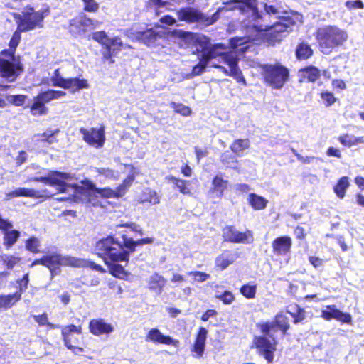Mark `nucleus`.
Wrapping results in <instances>:
<instances>
[{
	"label": "nucleus",
	"instance_id": "4d7b16f0",
	"mask_svg": "<svg viewBox=\"0 0 364 364\" xmlns=\"http://www.w3.org/2000/svg\"><path fill=\"white\" fill-rule=\"evenodd\" d=\"M117 228H129L132 231L138 233L139 235H143V231L140 226L134 223H126L123 224H118L116 225Z\"/></svg>",
	"mask_w": 364,
	"mask_h": 364
},
{
	"label": "nucleus",
	"instance_id": "39448f33",
	"mask_svg": "<svg viewBox=\"0 0 364 364\" xmlns=\"http://www.w3.org/2000/svg\"><path fill=\"white\" fill-rule=\"evenodd\" d=\"M258 68L264 83L272 89H282L289 80V70L280 63L260 64Z\"/></svg>",
	"mask_w": 364,
	"mask_h": 364
},
{
	"label": "nucleus",
	"instance_id": "0eeeda50",
	"mask_svg": "<svg viewBox=\"0 0 364 364\" xmlns=\"http://www.w3.org/2000/svg\"><path fill=\"white\" fill-rule=\"evenodd\" d=\"M183 43L187 46V48L194 49L193 53L196 51L199 54L203 53L205 57L220 55L222 53L220 50H225L226 49L225 46L221 43L211 45L205 36L195 33L183 32Z\"/></svg>",
	"mask_w": 364,
	"mask_h": 364
},
{
	"label": "nucleus",
	"instance_id": "9b49d317",
	"mask_svg": "<svg viewBox=\"0 0 364 364\" xmlns=\"http://www.w3.org/2000/svg\"><path fill=\"white\" fill-rule=\"evenodd\" d=\"M223 5L213 14L216 15L215 22L220 18V14L235 9L240 10L242 13H251L254 19L259 18V14L256 9L254 0H230L223 2Z\"/></svg>",
	"mask_w": 364,
	"mask_h": 364
},
{
	"label": "nucleus",
	"instance_id": "f704fd0d",
	"mask_svg": "<svg viewBox=\"0 0 364 364\" xmlns=\"http://www.w3.org/2000/svg\"><path fill=\"white\" fill-rule=\"evenodd\" d=\"M338 141L343 146L352 147L360 144H364V137H357L353 135L344 134L339 136Z\"/></svg>",
	"mask_w": 364,
	"mask_h": 364
},
{
	"label": "nucleus",
	"instance_id": "79ce46f5",
	"mask_svg": "<svg viewBox=\"0 0 364 364\" xmlns=\"http://www.w3.org/2000/svg\"><path fill=\"white\" fill-rule=\"evenodd\" d=\"M135 176L134 174L129 175L122 183L117 186L116 188L119 193L118 196L122 197L125 195L129 187L132 186L133 181H134Z\"/></svg>",
	"mask_w": 364,
	"mask_h": 364
},
{
	"label": "nucleus",
	"instance_id": "0e129e2a",
	"mask_svg": "<svg viewBox=\"0 0 364 364\" xmlns=\"http://www.w3.org/2000/svg\"><path fill=\"white\" fill-rule=\"evenodd\" d=\"M34 320L39 326H46L48 321L47 314L44 313L41 315L34 316Z\"/></svg>",
	"mask_w": 364,
	"mask_h": 364
},
{
	"label": "nucleus",
	"instance_id": "09e8293b",
	"mask_svg": "<svg viewBox=\"0 0 364 364\" xmlns=\"http://www.w3.org/2000/svg\"><path fill=\"white\" fill-rule=\"evenodd\" d=\"M303 73L304 75L311 82L316 81L320 76V71L315 67L306 68Z\"/></svg>",
	"mask_w": 364,
	"mask_h": 364
},
{
	"label": "nucleus",
	"instance_id": "8fccbe9b",
	"mask_svg": "<svg viewBox=\"0 0 364 364\" xmlns=\"http://www.w3.org/2000/svg\"><path fill=\"white\" fill-rule=\"evenodd\" d=\"M168 0H149L148 6L156 11L159 15L161 12V9L166 7Z\"/></svg>",
	"mask_w": 364,
	"mask_h": 364
},
{
	"label": "nucleus",
	"instance_id": "de8ad7c7",
	"mask_svg": "<svg viewBox=\"0 0 364 364\" xmlns=\"http://www.w3.org/2000/svg\"><path fill=\"white\" fill-rule=\"evenodd\" d=\"M41 241L36 237H31L26 242V249L33 253L40 252Z\"/></svg>",
	"mask_w": 364,
	"mask_h": 364
},
{
	"label": "nucleus",
	"instance_id": "49530a36",
	"mask_svg": "<svg viewBox=\"0 0 364 364\" xmlns=\"http://www.w3.org/2000/svg\"><path fill=\"white\" fill-rule=\"evenodd\" d=\"M311 55L312 50L308 45L301 43L298 46L296 49V56L299 59L305 60Z\"/></svg>",
	"mask_w": 364,
	"mask_h": 364
},
{
	"label": "nucleus",
	"instance_id": "ea45409f",
	"mask_svg": "<svg viewBox=\"0 0 364 364\" xmlns=\"http://www.w3.org/2000/svg\"><path fill=\"white\" fill-rule=\"evenodd\" d=\"M250 143L249 139H236L230 146L231 150L237 155H240L245 149L250 147Z\"/></svg>",
	"mask_w": 364,
	"mask_h": 364
},
{
	"label": "nucleus",
	"instance_id": "aec40b11",
	"mask_svg": "<svg viewBox=\"0 0 364 364\" xmlns=\"http://www.w3.org/2000/svg\"><path fill=\"white\" fill-rule=\"evenodd\" d=\"M53 195L54 193L49 192L46 189L40 191L26 188H18L8 194L9 196L13 198L25 196L31 198H49Z\"/></svg>",
	"mask_w": 364,
	"mask_h": 364
},
{
	"label": "nucleus",
	"instance_id": "680f3d73",
	"mask_svg": "<svg viewBox=\"0 0 364 364\" xmlns=\"http://www.w3.org/2000/svg\"><path fill=\"white\" fill-rule=\"evenodd\" d=\"M169 38L174 40L176 43L181 46V42L182 41V31L175 30L169 33Z\"/></svg>",
	"mask_w": 364,
	"mask_h": 364
},
{
	"label": "nucleus",
	"instance_id": "cd10ccee",
	"mask_svg": "<svg viewBox=\"0 0 364 364\" xmlns=\"http://www.w3.org/2000/svg\"><path fill=\"white\" fill-rule=\"evenodd\" d=\"M237 258L236 253L230 251H225L215 259V265L220 270L225 269L230 264H232Z\"/></svg>",
	"mask_w": 364,
	"mask_h": 364
},
{
	"label": "nucleus",
	"instance_id": "69168bd1",
	"mask_svg": "<svg viewBox=\"0 0 364 364\" xmlns=\"http://www.w3.org/2000/svg\"><path fill=\"white\" fill-rule=\"evenodd\" d=\"M264 9L267 14L276 15L279 18H280L279 15L282 13V11H281L279 9L276 8L275 6L272 5H267V4H264Z\"/></svg>",
	"mask_w": 364,
	"mask_h": 364
},
{
	"label": "nucleus",
	"instance_id": "a211bd4d",
	"mask_svg": "<svg viewBox=\"0 0 364 364\" xmlns=\"http://www.w3.org/2000/svg\"><path fill=\"white\" fill-rule=\"evenodd\" d=\"M321 317L326 321L336 319L342 323H350L352 318L350 314L343 313L336 308L334 305H328L321 311Z\"/></svg>",
	"mask_w": 364,
	"mask_h": 364
},
{
	"label": "nucleus",
	"instance_id": "e2e57ef3",
	"mask_svg": "<svg viewBox=\"0 0 364 364\" xmlns=\"http://www.w3.org/2000/svg\"><path fill=\"white\" fill-rule=\"evenodd\" d=\"M292 152L296 156L297 159L302 162L303 164H310L311 161L314 159V156H304L301 154H299L294 149H292Z\"/></svg>",
	"mask_w": 364,
	"mask_h": 364
},
{
	"label": "nucleus",
	"instance_id": "c9c22d12",
	"mask_svg": "<svg viewBox=\"0 0 364 364\" xmlns=\"http://www.w3.org/2000/svg\"><path fill=\"white\" fill-rule=\"evenodd\" d=\"M48 109L45 106V103L39 99L38 95L34 98L33 103L31 106V113L33 116L46 115Z\"/></svg>",
	"mask_w": 364,
	"mask_h": 364
},
{
	"label": "nucleus",
	"instance_id": "473e14b6",
	"mask_svg": "<svg viewBox=\"0 0 364 364\" xmlns=\"http://www.w3.org/2000/svg\"><path fill=\"white\" fill-rule=\"evenodd\" d=\"M59 132L58 129H48L42 134H38L33 136V139L36 142H46L49 144L57 142L55 134Z\"/></svg>",
	"mask_w": 364,
	"mask_h": 364
},
{
	"label": "nucleus",
	"instance_id": "052dcab7",
	"mask_svg": "<svg viewBox=\"0 0 364 364\" xmlns=\"http://www.w3.org/2000/svg\"><path fill=\"white\" fill-rule=\"evenodd\" d=\"M122 239H123L124 246L126 248H127L128 250H129L130 252H134L135 250L134 240L131 237H128L125 235H124L122 236Z\"/></svg>",
	"mask_w": 364,
	"mask_h": 364
},
{
	"label": "nucleus",
	"instance_id": "603ef678",
	"mask_svg": "<svg viewBox=\"0 0 364 364\" xmlns=\"http://www.w3.org/2000/svg\"><path fill=\"white\" fill-rule=\"evenodd\" d=\"M92 38L93 40L102 44L105 47L109 41V36L105 31L94 32L92 35Z\"/></svg>",
	"mask_w": 364,
	"mask_h": 364
},
{
	"label": "nucleus",
	"instance_id": "412c9836",
	"mask_svg": "<svg viewBox=\"0 0 364 364\" xmlns=\"http://www.w3.org/2000/svg\"><path fill=\"white\" fill-rule=\"evenodd\" d=\"M228 181L224 179L222 176L217 175L212 181L211 188L208 191L210 199H221L225 191L228 188Z\"/></svg>",
	"mask_w": 364,
	"mask_h": 364
},
{
	"label": "nucleus",
	"instance_id": "20e7f679",
	"mask_svg": "<svg viewBox=\"0 0 364 364\" xmlns=\"http://www.w3.org/2000/svg\"><path fill=\"white\" fill-rule=\"evenodd\" d=\"M348 38L347 32L336 26H326L317 31V40L323 53H329L333 48L343 45Z\"/></svg>",
	"mask_w": 364,
	"mask_h": 364
},
{
	"label": "nucleus",
	"instance_id": "6e6552de",
	"mask_svg": "<svg viewBox=\"0 0 364 364\" xmlns=\"http://www.w3.org/2000/svg\"><path fill=\"white\" fill-rule=\"evenodd\" d=\"M262 336H255L253 344L259 353L268 361L274 360V353L277 349V341L273 338L274 330L273 323H265L260 326Z\"/></svg>",
	"mask_w": 364,
	"mask_h": 364
},
{
	"label": "nucleus",
	"instance_id": "7ed1b4c3",
	"mask_svg": "<svg viewBox=\"0 0 364 364\" xmlns=\"http://www.w3.org/2000/svg\"><path fill=\"white\" fill-rule=\"evenodd\" d=\"M17 30L9 42L10 49L0 53V77L8 82H14L22 72V68L14 57V51L21 40V33Z\"/></svg>",
	"mask_w": 364,
	"mask_h": 364
},
{
	"label": "nucleus",
	"instance_id": "4468645a",
	"mask_svg": "<svg viewBox=\"0 0 364 364\" xmlns=\"http://www.w3.org/2000/svg\"><path fill=\"white\" fill-rule=\"evenodd\" d=\"M224 240L235 243H251L253 237L250 231L240 232L231 226L225 227L223 230Z\"/></svg>",
	"mask_w": 364,
	"mask_h": 364
},
{
	"label": "nucleus",
	"instance_id": "5701e85b",
	"mask_svg": "<svg viewBox=\"0 0 364 364\" xmlns=\"http://www.w3.org/2000/svg\"><path fill=\"white\" fill-rule=\"evenodd\" d=\"M114 326L102 318L92 319L89 323V330L95 336L110 334L114 331Z\"/></svg>",
	"mask_w": 364,
	"mask_h": 364
},
{
	"label": "nucleus",
	"instance_id": "4be33fe9",
	"mask_svg": "<svg viewBox=\"0 0 364 364\" xmlns=\"http://www.w3.org/2000/svg\"><path fill=\"white\" fill-rule=\"evenodd\" d=\"M146 341L152 342L156 344H166L172 346H178V341L173 339L170 336L164 335L159 329L151 328L146 336Z\"/></svg>",
	"mask_w": 364,
	"mask_h": 364
},
{
	"label": "nucleus",
	"instance_id": "ddd939ff",
	"mask_svg": "<svg viewBox=\"0 0 364 364\" xmlns=\"http://www.w3.org/2000/svg\"><path fill=\"white\" fill-rule=\"evenodd\" d=\"M80 132L82 134L84 141L89 145L95 148H101L104 145L105 136L103 127L90 129L81 128Z\"/></svg>",
	"mask_w": 364,
	"mask_h": 364
},
{
	"label": "nucleus",
	"instance_id": "774afa93",
	"mask_svg": "<svg viewBox=\"0 0 364 364\" xmlns=\"http://www.w3.org/2000/svg\"><path fill=\"white\" fill-rule=\"evenodd\" d=\"M310 263L314 267H319L323 265V259H320L319 257L311 256L309 259Z\"/></svg>",
	"mask_w": 364,
	"mask_h": 364
},
{
	"label": "nucleus",
	"instance_id": "dca6fc26",
	"mask_svg": "<svg viewBox=\"0 0 364 364\" xmlns=\"http://www.w3.org/2000/svg\"><path fill=\"white\" fill-rule=\"evenodd\" d=\"M0 230L4 233L3 245L7 249H10L18 240L20 232L13 230V225L8 220L0 217Z\"/></svg>",
	"mask_w": 364,
	"mask_h": 364
},
{
	"label": "nucleus",
	"instance_id": "b1692460",
	"mask_svg": "<svg viewBox=\"0 0 364 364\" xmlns=\"http://www.w3.org/2000/svg\"><path fill=\"white\" fill-rule=\"evenodd\" d=\"M292 245L291 239L287 236L279 237L272 242L274 252L277 255H285L290 251Z\"/></svg>",
	"mask_w": 364,
	"mask_h": 364
},
{
	"label": "nucleus",
	"instance_id": "3c124183",
	"mask_svg": "<svg viewBox=\"0 0 364 364\" xmlns=\"http://www.w3.org/2000/svg\"><path fill=\"white\" fill-rule=\"evenodd\" d=\"M83 9L85 11L95 13L99 9V4L95 0H82Z\"/></svg>",
	"mask_w": 364,
	"mask_h": 364
},
{
	"label": "nucleus",
	"instance_id": "37998d69",
	"mask_svg": "<svg viewBox=\"0 0 364 364\" xmlns=\"http://www.w3.org/2000/svg\"><path fill=\"white\" fill-rule=\"evenodd\" d=\"M257 285L252 284V283L244 284L240 288V293L248 299H252L255 297Z\"/></svg>",
	"mask_w": 364,
	"mask_h": 364
},
{
	"label": "nucleus",
	"instance_id": "f3484780",
	"mask_svg": "<svg viewBox=\"0 0 364 364\" xmlns=\"http://www.w3.org/2000/svg\"><path fill=\"white\" fill-rule=\"evenodd\" d=\"M61 255L58 253H51L42 257L39 259L35 260L31 266L42 264L50 269L51 278H53L58 274L59 267L60 266Z\"/></svg>",
	"mask_w": 364,
	"mask_h": 364
},
{
	"label": "nucleus",
	"instance_id": "9d476101",
	"mask_svg": "<svg viewBox=\"0 0 364 364\" xmlns=\"http://www.w3.org/2000/svg\"><path fill=\"white\" fill-rule=\"evenodd\" d=\"M82 333L81 326L70 324L61 327V335L65 346L75 354L84 352V348L79 346L82 343Z\"/></svg>",
	"mask_w": 364,
	"mask_h": 364
},
{
	"label": "nucleus",
	"instance_id": "72a5a7b5",
	"mask_svg": "<svg viewBox=\"0 0 364 364\" xmlns=\"http://www.w3.org/2000/svg\"><path fill=\"white\" fill-rule=\"evenodd\" d=\"M92 171L97 173V176H102L105 179L114 181L119 178V173L109 168H94Z\"/></svg>",
	"mask_w": 364,
	"mask_h": 364
},
{
	"label": "nucleus",
	"instance_id": "c03bdc74",
	"mask_svg": "<svg viewBox=\"0 0 364 364\" xmlns=\"http://www.w3.org/2000/svg\"><path fill=\"white\" fill-rule=\"evenodd\" d=\"M287 312L294 318V323H298L305 318L304 311L301 309L298 306H291L289 307Z\"/></svg>",
	"mask_w": 364,
	"mask_h": 364
},
{
	"label": "nucleus",
	"instance_id": "2f4dec72",
	"mask_svg": "<svg viewBox=\"0 0 364 364\" xmlns=\"http://www.w3.org/2000/svg\"><path fill=\"white\" fill-rule=\"evenodd\" d=\"M66 96V92L62 90H48L38 95L39 99L45 104L52 100H58Z\"/></svg>",
	"mask_w": 364,
	"mask_h": 364
},
{
	"label": "nucleus",
	"instance_id": "393cba45",
	"mask_svg": "<svg viewBox=\"0 0 364 364\" xmlns=\"http://www.w3.org/2000/svg\"><path fill=\"white\" fill-rule=\"evenodd\" d=\"M23 293L22 286L20 289L14 294H0V308L10 309L15 305L21 299Z\"/></svg>",
	"mask_w": 364,
	"mask_h": 364
},
{
	"label": "nucleus",
	"instance_id": "423d86ee",
	"mask_svg": "<svg viewBox=\"0 0 364 364\" xmlns=\"http://www.w3.org/2000/svg\"><path fill=\"white\" fill-rule=\"evenodd\" d=\"M96 249L105 262L111 260L115 262H124L128 263L129 252L123 248V245L113 237L108 236L97 242Z\"/></svg>",
	"mask_w": 364,
	"mask_h": 364
},
{
	"label": "nucleus",
	"instance_id": "f257e3e1",
	"mask_svg": "<svg viewBox=\"0 0 364 364\" xmlns=\"http://www.w3.org/2000/svg\"><path fill=\"white\" fill-rule=\"evenodd\" d=\"M297 23H302V16L299 14H292L291 16L282 17L280 21L274 25L264 28L256 24L247 28L245 37H236L230 40L232 50L225 52L220 50L222 53L215 56L205 57L203 53L199 54L200 62L193 67L191 77L201 74L205 68L210 65L220 69L225 75L234 77L237 82L245 83V80L237 66L239 55L243 54L248 48L246 46L250 41H253L260 37H264L269 45L279 43L292 31V28Z\"/></svg>",
	"mask_w": 364,
	"mask_h": 364
},
{
	"label": "nucleus",
	"instance_id": "7c9ffc66",
	"mask_svg": "<svg viewBox=\"0 0 364 364\" xmlns=\"http://www.w3.org/2000/svg\"><path fill=\"white\" fill-rule=\"evenodd\" d=\"M66 87L65 89L69 90L71 92H75L82 89H87L89 87V84L85 79L67 78Z\"/></svg>",
	"mask_w": 364,
	"mask_h": 364
},
{
	"label": "nucleus",
	"instance_id": "bb28decb",
	"mask_svg": "<svg viewBox=\"0 0 364 364\" xmlns=\"http://www.w3.org/2000/svg\"><path fill=\"white\" fill-rule=\"evenodd\" d=\"M164 35V32L157 31L151 28L146 31L139 33L137 38L143 43L150 46L156 41L158 38H162Z\"/></svg>",
	"mask_w": 364,
	"mask_h": 364
},
{
	"label": "nucleus",
	"instance_id": "bf43d9fd",
	"mask_svg": "<svg viewBox=\"0 0 364 364\" xmlns=\"http://www.w3.org/2000/svg\"><path fill=\"white\" fill-rule=\"evenodd\" d=\"M66 80L67 78H63L62 77H51L50 81L52 82V85L54 87H59L65 89L66 87Z\"/></svg>",
	"mask_w": 364,
	"mask_h": 364
},
{
	"label": "nucleus",
	"instance_id": "a18cd8bd",
	"mask_svg": "<svg viewBox=\"0 0 364 364\" xmlns=\"http://www.w3.org/2000/svg\"><path fill=\"white\" fill-rule=\"evenodd\" d=\"M1 259L3 262V264L6 265L8 269H12L19 262L21 259L15 255L3 254L1 255Z\"/></svg>",
	"mask_w": 364,
	"mask_h": 364
},
{
	"label": "nucleus",
	"instance_id": "1a4fd4ad",
	"mask_svg": "<svg viewBox=\"0 0 364 364\" xmlns=\"http://www.w3.org/2000/svg\"><path fill=\"white\" fill-rule=\"evenodd\" d=\"M49 13L48 8L36 11L33 7L26 6L21 14L14 16L18 23V29L19 31L26 32L36 28H42L44 18L48 16Z\"/></svg>",
	"mask_w": 364,
	"mask_h": 364
},
{
	"label": "nucleus",
	"instance_id": "58836bf2",
	"mask_svg": "<svg viewBox=\"0 0 364 364\" xmlns=\"http://www.w3.org/2000/svg\"><path fill=\"white\" fill-rule=\"evenodd\" d=\"M349 186L348 178L346 176H343L340 178L337 184L334 187L333 190L336 196L339 198H343L345 196L346 191Z\"/></svg>",
	"mask_w": 364,
	"mask_h": 364
},
{
	"label": "nucleus",
	"instance_id": "4c0bfd02",
	"mask_svg": "<svg viewBox=\"0 0 364 364\" xmlns=\"http://www.w3.org/2000/svg\"><path fill=\"white\" fill-rule=\"evenodd\" d=\"M60 266H70L73 267H80L85 265V262L77 257L62 255L60 259Z\"/></svg>",
	"mask_w": 364,
	"mask_h": 364
},
{
	"label": "nucleus",
	"instance_id": "c756f323",
	"mask_svg": "<svg viewBox=\"0 0 364 364\" xmlns=\"http://www.w3.org/2000/svg\"><path fill=\"white\" fill-rule=\"evenodd\" d=\"M105 262L108 266L109 272L112 275L121 279H127L129 273L124 270L122 264H118L119 262H114L107 259Z\"/></svg>",
	"mask_w": 364,
	"mask_h": 364
},
{
	"label": "nucleus",
	"instance_id": "a878e982",
	"mask_svg": "<svg viewBox=\"0 0 364 364\" xmlns=\"http://www.w3.org/2000/svg\"><path fill=\"white\" fill-rule=\"evenodd\" d=\"M123 48L124 43L119 37H109L108 43L105 46V48L107 50L108 53L105 54L104 58L108 59L115 56L123 49Z\"/></svg>",
	"mask_w": 364,
	"mask_h": 364
},
{
	"label": "nucleus",
	"instance_id": "6e6d98bb",
	"mask_svg": "<svg viewBox=\"0 0 364 364\" xmlns=\"http://www.w3.org/2000/svg\"><path fill=\"white\" fill-rule=\"evenodd\" d=\"M193 281L203 282L210 278V274L200 272H192L188 274Z\"/></svg>",
	"mask_w": 364,
	"mask_h": 364
},
{
	"label": "nucleus",
	"instance_id": "6ab92c4d",
	"mask_svg": "<svg viewBox=\"0 0 364 364\" xmlns=\"http://www.w3.org/2000/svg\"><path fill=\"white\" fill-rule=\"evenodd\" d=\"M208 330L200 327L193 344L191 348V355L195 358H201L205 351Z\"/></svg>",
	"mask_w": 364,
	"mask_h": 364
},
{
	"label": "nucleus",
	"instance_id": "338daca9",
	"mask_svg": "<svg viewBox=\"0 0 364 364\" xmlns=\"http://www.w3.org/2000/svg\"><path fill=\"white\" fill-rule=\"evenodd\" d=\"M346 6L349 9H360L363 8V4L361 1H347L346 3Z\"/></svg>",
	"mask_w": 364,
	"mask_h": 364
},
{
	"label": "nucleus",
	"instance_id": "13d9d810",
	"mask_svg": "<svg viewBox=\"0 0 364 364\" xmlns=\"http://www.w3.org/2000/svg\"><path fill=\"white\" fill-rule=\"evenodd\" d=\"M216 297L220 300L223 301V302L225 304H231L234 300V296L230 291H225L221 295H217Z\"/></svg>",
	"mask_w": 364,
	"mask_h": 364
},
{
	"label": "nucleus",
	"instance_id": "f8f14e48",
	"mask_svg": "<svg viewBox=\"0 0 364 364\" xmlns=\"http://www.w3.org/2000/svg\"><path fill=\"white\" fill-rule=\"evenodd\" d=\"M100 22L86 16H79L70 21V31L77 36L84 35L90 30L95 29Z\"/></svg>",
	"mask_w": 364,
	"mask_h": 364
},
{
	"label": "nucleus",
	"instance_id": "a19ab883",
	"mask_svg": "<svg viewBox=\"0 0 364 364\" xmlns=\"http://www.w3.org/2000/svg\"><path fill=\"white\" fill-rule=\"evenodd\" d=\"M274 327L277 326L283 333L285 334L289 328L288 318L283 313H278L275 316V320L272 322Z\"/></svg>",
	"mask_w": 364,
	"mask_h": 364
},
{
	"label": "nucleus",
	"instance_id": "2eb2a0df",
	"mask_svg": "<svg viewBox=\"0 0 364 364\" xmlns=\"http://www.w3.org/2000/svg\"><path fill=\"white\" fill-rule=\"evenodd\" d=\"M216 15L207 16L198 10L188 8L183 9V21L188 23H199L205 26L213 24L215 22Z\"/></svg>",
	"mask_w": 364,
	"mask_h": 364
},
{
	"label": "nucleus",
	"instance_id": "f03ea898",
	"mask_svg": "<svg viewBox=\"0 0 364 364\" xmlns=\"http://www.w3.org/2000/svg\"><path fill=\"white\" fill-rule=\"evenodd\" d=\"M73 176L70 173L52 171L45 177H36L33 180L35 181L43 182L50 186H55L58 192H65L68 189L72 191L73 194L87 202L97 205V202L94 200V198L101 197L103 198H119V193L116 189L110 188H97L94 183L89 180L81 181V185L69 183Z\"/></svg>",
	"mask_w": 364,
	"mask_h": 364
},
{
	"label": "nucleus",
	"instance_id": "864d4df0",
	"mask_svg": "<svg viewBox=\"0 0 364 364\" xmlns=\"http://www.w3.org/2000/svg\"><path fill=\"white\" fill-rule=\"evenodd\" d=\"M26 99V95H8L6 96V100L16 106H21L24 104Z\"/></svg>",
	"mask_w": 364,
	"mask_h": 364
},
{
	"label": "nucleus",
	"instance_id": "e433bc0d",
	"mask_svg": "<svg viewBox=\"0 0 364 364\" xmlns=\"http://www.w3.org/2000/svg\"><path fill=\"white\" fill-rule=\"evenodd\" d=\"M139 200L141 203L148 202L152 205L158 204L160 202L159 196L156 192L149 188H146L143 191Z\"/></svg>",
	"mask_w": 364,
	"mask_h": 364
},
{
	"label": "nucleus",
	"instance_id": "5fc2aeb1",
	"mask_svg": "<svg viewBox=\"0 0 364 364\" xmlns=\"http://www.w3.org/2000/svg\"><path fill=\"white\" fill-rule=\"evenodd\" d=\"M321 97L326 107L331 106L336 100L333 94L328 91L321 92Z\"/></svg>",
	"mask_w": 364,
	"mask_h": 364
},
{
	"label": "nucleus",
	"instance_id": "c85d7f7f",
	"mask_svg": "<svg viewBox=\"0 0 364 364\" xmlns=\"http://www.w3.org/2000/svg\"><path fill=\"white\" fill-rule=\"evenodd\" d=\"M248 205L255 210H262L267 208L268 200L262 196L251 193L247 196Z\"/></svg>",
	"mask_w": 364,
	"mask_h": 364
}]
</instances>
